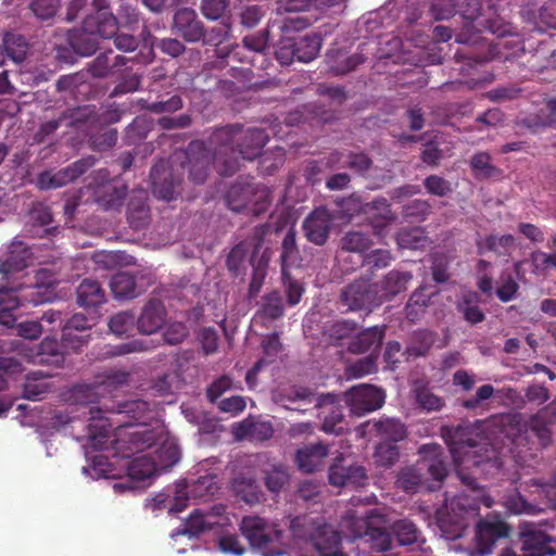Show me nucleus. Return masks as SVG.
Here are the masks:
<instances>
[{"label": "nucleus", "instance_id": "6e6552de", "mask_svg": "<svg viewBox=\"0 0 556 556\" xmlns=\"http://www.w3.org/2000/svg\"><path fill=\"white\" fill-rule=\"evenodd\" d=\"M131 451L143 452L153 446L160 445L155 451L156 462L160 469L172 467L180 459V448L168 439L162 427L150 428L141 426L138 430L129 433Z\"/></svg>", "mask_w": 556, "mask_h": 556}, {"label": "nucleus", "instance_id": "4468645a", "mask_svg": "<svg viewBox=\"0 0 556 556\" xmlns=\"http://www.w3.org/2000/svg\"><path fill=\"white\" fill-rule=\"evenodd\" d=\"M384 392L371 384H358L344 393V402L357 416L379 409L384 403Z\"/></svg>", "mask_w": 556, "mask_h": 556}, {"label": "nucleus", "instance_id": "9d476101", "mask_svg": "<svg viewBox=\"0 0 556 556\" xmlns=\"http://www.w3.org/2000/svg\"><path fill=\"white\" fill-rule=\"evenodd\" d=\"M269 231V224L257 225L248 238L236 244L226 258L228 270L235 275H239L248 256L249 262L254 266L255 260L264 244L265 237Z\"/></svg>", "mask_w": 556, "mask_h": 556}, {"label": "nucleus", "instance_id": "a211bd4d", "mask_svg": "<svg viewBox=\"0 0 556 556\" xmlns=\"http://www.w3.org/2000/svg\"><path fill=\"white\" fill-rule=\"evenodd\" d=\"M509 534V526L501 520L480 519L476 525L475 553L484 556L492 553L495 543Z\"/></svg>", "mask_w": 556, "mask_h": 556}, {"label": "nucleus", "instance_id": "412c9836", "mask_svg": "<svg viewBox=\"0 0 556 556\" xmlns=\"http://www.w3.org/2000/svg\"><path fill=\"white\" fill-rule=\"evenodd\" d=\"M97 323L94 316H87L84 313H76L65 320L62 327V342L65 348L78 351L88 341V336H75L73 331H87Z\"/></svg>", "mask_w": 556, "mask_h": 556}, {"label": "nucleus", "instance_id": "2eb2a0df", "mask_svg": "<svg viewBox=\"0 0 556 556\" xmlns=\"http://www.w3.org/2000/svg\"><path fill=\"white\" fill-rule=\"evenodd\" d=\"M556 417V399L532 416L525 425V435L532 444L545 447L552 439L551 424Z\"/></svg>", "mask_w": 556, "mask_h": 556}, {"label": "nucleus", "instance_id": "9b49d317", "mask_svg": "<svg viewBox=\"0 0 556 556\" xmlns=\"http://www.w3.org/2000/svg\"><path fill=\"white\" fill-rule=\"evenodd\" d=\"M150 179L152 192L156 198L169 202L180 194L182 177L174 164L165 160L157 161L151 168Z\"/></svg>", "mask_w": 556, "mask_h": 556}, {"label": "nucleus", "instance_id": "3c124183", "mask_svg": "<svg viewBox=\"0 0 556 556\" xmlns=\"http://www.w3.org/2000/svg\"><path fill=\"white\" fill-rule=\"evenodd\" d=\"M229 0H201L200 12L207 21H231Z\"/></svg>", "mask_w": 556, "mask_h": 556}, {"label": "nucleus", "instance_id": "c756f323", "mask_svg": "<svg viewBox=\"0 0 556 556\" xmlns=\"http://www.w3.org/2000/svg\"><path fill=\"white\" fill-rule=\"evenodd\" d=\"M313 546L319 556H348L341 547V534L332 526L324 522L315 534Z\"/></svg>", "mask_w": 556, "mask_h": 556}, {"label": "nucleus", "instance_id": "e433bc0d", "mask_svg": "<svg viewBox=\"0 0 556 556\" xmlns=\"http://www.w3.org/2000/svg\"><path fill=\"white\" fill-rule=\"evenodd\" d=\"M254 193L250 184L235 182L228 189L225 201L229 210L244 214Z\"/></svg>", "mask_w": 556, "mask_h": 556}, {"label": "nucleus", "instance_id": "5fc2aeb1", "mask_svg": "<svg viewBox=\"0 0 556 556\" xmlns=\"http://www.w3.org/2000/svg\"><path fill=\"white\" fill-rule=\"evenodd\" d=\"M230 31L231 21H229V18H227V21H220L219 26H213L211 28L204 26V34L203 37L200 38V42H202L203 46L218 47L229 39Z\"/></svg>", "mask_w": 556, "mask_h": 556}, {"label": "nucleus", "instance_id": "393cba45", "mask_svg": "<svg viewBox=\"0 0 556 556\" xmlns=\"http://www.w3.org/2000/svg\"><path fill=\"white\" fill-rule=\"evenodd\" d=\"M127 222L135 229H143L151 220L150 206L148 204V193L143 189L134 190L130 193L127 210Z\"/></svg>", "mask_w": 556, "mask_h": 556}, {"label": "nucleus", "instance_id": "39448f33", "mask_svg": "<svg viewBox=\"0 0 556 556\" xmlns=\"http://www.w3.org/2000/svg\"><path fill=\"white\" fill-rule=\"evenodd\" d=\"M419 455L414 466L403 468L397 475L396 485L406 493L418 492L428 478L442 482L447 476V463L440 445L425 444Z\"/></svg>", "mask_w": 556, "mask_h": 556}, {"label": "nucleus", "instance_id": "7ed1b4c3", "mask_svg": "<svg viewBox=\"0 0 556 556\" xmlns=\"http://www.w3.org/2000/svg\"><path fill=\"white\" fill-rule=\"evenodd\" d=\"M176 159L180 160L179 169L182 170L181 176L188 173V179L194 185H203L207 178L211 164H214L220 176L230 177L239 169V162L236 157L224 159L219 151L210 147L208 139L206 142L201 140L191 141L187 149Z\"/></svg>", "mask_w": 556, "mask_h": 556}, {"label": "nucleus", "instance_id": "20e7f679", "mask_svg": "<svg viewBox=\"0 0 556 556\" xmlns=\"http://www.w3.org/2000/svg\"><path fill=\"white\" fill-rule=\"evenodd\" d=\"M105 413H116L124 414L131 420L136 421L135 425H123L119 429V434L122 435L125 432V435L129 439V433L138 430L139 427L147 425V420L151 418L153 410L150 407V404L143 400H130L118 402L116 405H108L103 406H92L89 409L90 418H89V433L92 439L97 438H108L112 428V424L109 418L104 416Z\"/></svg>", "mask_w": 556, "mask_h": 556}, {"label": "nucleus", "instance_id": "ea45409f", "mask_svg": "<svg viewBox=\"0 0 556 556\" xmlns=\"http://www.w3.org/2000/svg\"><path fill=\"white\" fill-rule=\"evenodd\" d=\"M357 329V323L350 319H340L326 325L323 336L329 344L341 345L342 341L351 338Z\"/></svg>", "mask_w": 556, "mask_h": 556}, {"label": "nucleus", "instance_id": "de8ad7c7", "mask_svg": "<svg viewBox=\"0 0 556 556\" xmlns=\"http://www.w3.org/2000/svg\"><path fill=\"white\" fill-rule=\"evenodd\" d=\"M434 342L433 333L427 329L415 330L406 346L408 357H420L428 353Z\"/></svg>", "mask_w": 556, "mask_h": 556}, {"label": "nucleus", "instance_id": "f257e3e1", "mask_svg": "<svg viewBox=\"0 0 556 556\" xmlns=\"http://www.w3.org/2000/svg\"><path fill=\"white\" fill-rule=\"evenodd\" d=\"M444 439L454 459L457 476L470 491L455 495L446 506V514L439 519V527L445 536L456 540L480 516L481 504L486 507L492 505L491 498L485 496L477 479L465 470L496 460V452L468 425L446 430Z\"/></svg>", "mask_w": 556, "mask_h": 556}, {"label": "nucleus", "instance_id": "0eeeda50", "mask_svg": "<svg viewBox=\"0 0 556 556\" xmlns=\"http://www.w3.org/2000/svg\"><path fill=\"white\" fill-rule=\"evenodd\" d=\"M240 531L252 549L262 556H281L285 554L287 545L283 542V532L276 523L258 516H245L241 520Z\"/></svg>", "mask_w": 556, "mask_h": 556}, {"label": "nucleus", "instance_id": "7c9ffc66", "mask_svg": "<svg viewBox=\"0 0 556 556\" xmlns=\"http://www.w3.org/2000/svg\"><path fill=\"white\" fill-rule=\"evenodd\" d=\"M213 513L203 514L200 510H194L189 518L185 521L184 528L181 530L182 534L192 536H199L205 531L212 530L218 525L217 521L213 520L214 518L222 515L225 510L224 506H217L213 508Z\"/></svg>", "mask_w": 556, "mask_h": 556}, {"label": "nucleus", "instance_id": "603ef678", "mask_svg": "<svg viewBox=\"0 0 556 556\" xmlns=\"http://www.w3.org/2000/svg\"><path fill=\"white\" fill-rule=\"evenodd\" d=\"M72 181H74V178L72 177L71 170L67 166L55 173L49 170L40 173L37 179V185L42 190H50L61 188Z\"/></svg>", "mask_w": 556, "mask_h": 556}, {"label": "nucleus", "instance_id": "37998d69", "mask_svg": "<svg viewBox=\"0 0 556 556\" xmlns=\"http://www.w3.org/2000/svg\"><path fill=\"white\" fill-rule=\"evenodd\" d=\"M263 481L271 493H279L289 483L290 475L282 464H271L263 469Z\"/></svg>", "mask_w": 556, "mask_h": 556}, {"label": "nucleus", "instance_id": "8fccbe9b", "mask_svg": "<svg viewBox=\"0 0 556 556\" xmlns=\"http://www.w3.org/2000/svg\"><path fill=\"white\" fill-rule=\"evenodd\" d=\"M391 531L394 538L395 547L410 546L417 543L420 534L417 527L407 519L395 521L391 528Z\"/></svg>", "mask_w": 556, "mask_h": 556}, {"label": "nucleus", "instance_id": "58836bf2", "mask_svg": "<svg viewBox=\"0 0 556 556\" xmlns=\"http://www.w3.org/2000/svg\"><path fill=\"white\" fill-rule=\"evenodd\" d=\"M296 61L308 63L319 53L321 48V37L318 34H306L304 36H292Z\"/></svg>", "mask_w": 556, "mask_h": 556}, {"label": "nucleus", "instance_id": "79ce46f5", "mask_svg": "<svg viewBox=\"0 0 556 556\" xmlns=\"http://www.w3.org/2000/svg\"><path fill=\"white\" fill-rule=\"evenodd\" d=\"M301 262L302 257L296 243V231L294 230L293 227H291L285 235L281 242V269H288V267L291 266H300Z\"/></svg>", "mask_w": 556, "mask_h": 556}, {"label": "nucleus", "instance_id": "4c0bfd02", "mask_svg": "<svg viewBox=\"0 0 556 556\" xmlns=\"http://www.w3.org/2000/svg\"><path fill=\"white\" fill-rule=\"evenodd\" d=\"M231 488L237 498L250 505L260 503L264 497L260 485L253 478L238 476L232 480Z\"/></svg>", "mask_w": 556, "mask_h": 556}, {"label": "nucleus", "instance_id": "864d4df0", "mask_svg": "<svg viewBox=\"0 0 556 556\" xmlns=\"http://www.w3.org/2000/svg\"><path fill=\"white\" fill-rule=\"evenodd\" d=\"M281 282L289 306L298 305L305 292L304 285L301 280L295 279L287 268L281 269Z\"/></svg>", "mask_w": 556, "mask_h": 556}, {"label": "nucleus", "instance_id": "aec40b11", "mask_svg": "<svg viewBox=\"0 0 556 556\" xmlns=\"http://www.w3.org/2000/svg\"><path fill=\"white\" fill-rule=\"evenodd\" d=\"M329 482L334 486H363L367 480V473L363 466L348 465L340 455L336 457L329 468Z\"/></svg>", "mask_w": 556, "mask_h": 556}, {"label": "nucleus", "instance_id": "c03bdc74", "mask_svg": "<svg viewBox=\"0 0 556 556\" xmlns=\"http://www.w3.org/2000/svg\"><path fill=\"white\" fill-rule=\"evenodd\" d=\"M97 203L104 210L117 208L126 197L125 186H114L111 184L98 187L94 192Z\"/></svg>", "mask_w": 556, "mask_h": 556}, {"label": "nucleus", "instance_id": "774afa93", "mask_svg": "<svg viewBox=\"0 0 556 556\" xmlns=\"http://www.w3.org/2000/svg\"><path fill=\"white\" fill-rule=\"evenodd\" d=\"M530 262L535 274H544L551 268L556 269V252L534 251L530 254Z\"/></svg>", "mask_w": 556, "mask_h": 556}, {"label": "nucleus", "instance_id": "b1692460", "mask_svg": "<svg viewBox=\"0 0 556 556\" xmlns=\"http://www.w3.org/2000/svg\"><path fill=\"white\" fill-rule=\"evenodd\" d=\"M361 211L366 215L367 220L378 236H381L384 228L396 218L390 203L384 198L364 203Z\"/></svg>", "mask_w": 556, "mask_h": 556}, {"label": "nucleus", "instance_id": "f8f14e48", "mask_svg": "<svg viewBox=\"0 0 556 556\" xmlns=\"http://www.w3.org/2000/svg\"><path fill=\"white\" fill-rule=\"evenodd\" d=\"M555 541L532 525H525L519 533V553L505 548L500 556H556V548L551 545Z\"/></svg>", "mask_w": 556, "mask_h": 556}, {"label": "nucleus", "instance_id": "a878e982", "mask_svg": "<svg viewBox=\"0 0 556 556\" xmlns=\"http://www.w3.org/2000/svg\"><path fill=\"white\" fill-rule=\"evenodd\" d=\"M268 49V30L260 31L256 35L245 36L242 39V47L236 45L231 50L225 52L224 49H217V56L226 58L231 56L233 60L240 62L252 63L245 55V52L265 53Z\"/></svg>", "mask_w": 556, "mask_h": 556}, {"label": "nucleus", "instance_id": "49530a36", "mask_svg": "<svg viewBox=\"0 0 556 556\" xmlns=\"http://www.w3.org/2000/svg\"><path fill=\"white\" fill-rule=\"evenodd\" d=\"M110 287L115 299L127 300L139 295L135 277L128 273L115 274L110 280Z\"/></svg>", "mask_w": 556, "mask_h": 556}, {"label": "nucleus", "instance_id": "680f3d73", "mask_svg": "<svg viewBox=\"0 0 556 556\" xmlns=\"http://www.w3.org/2000/svg\"><path fill=\"white\" fill-rule=\"evenodd\" d=\"M184 101L180 96L174 94L166 100H160L154 102H144L142 108L154 114H170L181 110Z\"/></svg>", "mask_w": 556, "mask_h": 556}, {"label": "nucleus", "instance_id": "473e14b6", "mask_svg": "<svg viewBox=\"0 0 556 556\" xmlns=\"http://www.w3.org/2000/svg\"><path fill=\"white\" fill-rule=\"evenodd\" d=\"M367 427H370V431H374L376 437L380 439V442H399L406 437L405 426L394 418H380L375 421H367Z\"/></svg>", "mask_w": 556, "mask_h": 556}, {"label": "nucleus", "instance_id": "13d9d810", "mask_svg": "<svg viewBox=\"0 0 556 556\" xmlns=\"http://www.w3.org/2000/svg\"><path fill=\"white\" fill-rule=\"evenodd\" d=\"M484 248L497 255L508 256L515 248V238L511 235H489L484 240Z\"/></svg>", "mask_w": 556, "mask_h": 556}, {"label": "nucleus", "instance_id": "bf43d9fd", "mask_svg": "<svg viewBox=\"0 0 556 556\" xmlns=\"http://www.w3.org/2000/svg\"><path fill=\"white\" fill-rule=\"evenodd\" d=\"M426 191L434 197L445 198L454 191L453 184L440 175H429L424 179Z\"/></svg>", "mask_w": 556, "mask_h": 556}, {"label": "nucleus", "instance_id": "dca6fc26", "mask_svg": "<svg viewBox=\"0 0 556 556\" xmlns=\"http://www.w3.org/2000/svg\"><path fill=\"white\" fill-rule=\"evenodd\" d=\"M117 450L123 451V456L126 458H131V460L128 463L127 471L128 476L132 480L142 481L148 478H151L156 473V471L160 469L157 462L154 457L151 456V454H141L137 455L140 452H136L135 450L131 451L130 447H134L130 443V439L127 441L117 439L116 440Z\"/></svg>", "mask_w": 556, "mask_h": 556}, {"label": "nucleus", "instance_id": "c85d7f7f", "mask_svg": "<svg viewBox=\"0 0 556 556\" xmlns=\"http://www.w3.org/2000/svg\"><path fill=\"white\" fill-rule=\"evenodd\" d=\"M30 249L22 241H13L5 256L0 258V273L9 276L12 273L21 271L26 268L31 258Z\"/></svg>", "mask_w": 556, "mask_h": 556}, {"label": "nucleus", "instance_id": "ddd939ff", "mask_svg": "<svg viewBox=\"0 0 556 556\" xmlns=\"http://www.w3.org/2000/svg\"><path fill=\"white\" fill-rule=\"evenodd\" d=\"M340 304L345 311H370L380 305L374 283L365 279L355 280L340 292Z\"/></svg>", "mask_w": 556, "mask_h": 556}, {"label": "nucleus", "instance_id": "f03ea898", "mask_svg": "<svg viewBox=\"0 0 556 556\" xmlns=\"http://www.w3.org/2000/svg\"><path fill=\"white\" fill-rule=\"evenodd\" d=\"M268 139L263 128L252 127L244 130L240 124H230L215 128L208 136V143L224 159L236 157L240 166V159L252 161L258 157Z\"/></svg>", "mask_w": 556, "mask_h": 556}, {"label": "nucleus", "instance_id": "4d7b16f0", "mask_svg": "<svg viewBox=\"0 0 556 556\" xmlns=\"http://www.w3.org/2000/svg\"><path fill=\"white\" fill-rule=\"evenodd\" d=\"M366 535L371 548L376 552H388L395 548L392 531L383 528H368Z\"/></svg>", "mask_w": 556, "mask_h": 556}, {"label": "nucleus", "instance_id": "1a4fd4ad", "mask_svg": "<svg viewBox=\"0 0 556 556\" xmlns=\"http://www.w3.org/2000/svg\"><path fill=\"white\" fill-rule=\"evenodd\" d=\"M374 241L369 233L361 230H350L340 240L337 258L344 271H353L364 266V257L372 247Z\"/></svg>", "mask_w": 556, "mask_h": 556}, {"label": "nucleus", "instance_id": "4be33fe9", "mask_svg": "<svg viewBox=\"0 0 556 556\" xmlns=\"http://www.w3.org/2000/svg\"><path fill=\"white\" fill-rule=\"evenodd\" d=\"M412 279L413 275L409 271L390 270L379 282L374 283L379 303L390 301L406 291Z\"/></svg>", "mask_w": 556, "mask_h": 556}, {"label": "nucleus", "instance_id": "052dcab7", "mask_svg": "<svg viewBox=\"0 0 556 556\" xmlns=\"http://www.w3.org/2000/svg\"><path fill=\"white\" fill-rule=\"evenodd\" d=\"M136 316L131 312H119L109 320V328L115 336L128 334L135 327Z\"/></svg>", "mask_w": 556, "mask_h": 556}, {"label": "nucleus", "instance_id": "a19ab883", "mask_svg": "<svg viewBox=\"0 0 556 556\" xmlns=\"http://www.w3.org/2000/svg\"><path fill=\"white\" fill-rule=\"evenodd\" d=\"M480 296L477 292H467L457 302L456 308L470 325H477L485 319V314L479 307Z\"/></svg>", "mask_w": 556, "mask_h": 556}, {"label": "nucleus", "instance_id": "69168bd1", "mask_svg": "<svg viewBox=\"0 0 556 556\" xmlns=\"http://www.w3.org/2000/svg\"><path fill=\"white\" fill-rule=\"evenodd\" d=\"M400 452L394 442H380L375 452L376 463L382 467H391L399 458Z\"/></svg>", "mask_w": 556, "mask_h": 556}, {"label": "nucleus", "instance_id": "cd10ccee", "mask_svg": "<svg viewBox=\"0 0 556 556\" xmlns=\"http://www.w3.org/2000/svg\"><path fill=\"white\" fill-rule=\"evenodd\" d=\"M328 455L329 445L321 442L306 444L296 451L295 463L301 471L312 473L318 470Z\"/></svg>", "mask_w": 556, "mask_h": 556}, {"label": "nucleus", "instance_id": "5701e85b", "mask_svg": "<svg viewBox=\"0 0 556 556\" xmlns=\"http://www.w3.org/2000/svg\"><path fill=\"white\" fill-rule=\"evenodd\" d=\"M456 13L460 14L467 23L463 30L457 34L456 41L460 43H475L479 39V30L472 22L481 14V3L479 0H457Z\"/></svg>", "mask_w": 556, "mask_h": 556}, {"label": "nucleus", "instance_id": "338daca9", "mask_svg": "<svg viewBox=\"0 0 556 556\" xmlns=\"http://www.w3.org/2000/svg\"><path fill=\"white\" fill-rule=\"evenodd\" d=\"M70 124L75 127H80L85 124H94L98 121L96 108L92 105L77 106L70 111Z\"/></svg>", "mask_w": 556, "mask_h": 556}, {"label": "nucleus", "instance_id": "423d86ee", "mask_svg": "<svg viewBox=\"0 0 556 556\" xmlns=\"http://www.w3.org/2000/svg\"><path fill=\"white\" fill-rule=\"evenodd\" d=\"M118 28V21L111 12L97 11L87 15L80 28L67 33V42L80 56L93 54L100 45L99 39H111Z\"/></svg>", "mask_w": 556, "mask_h": 556}, {"label": "nucleus", "instance_id": "c9c22d12", "mask_svg": "<svg viewBox=\"0 0 556 556\" xmlns=\"http://www.w3.org/2000/svg\"><path fill=\"white\" fill-rule=\"evenodd\" d=\"M52 375L43 370L30 371L26 375L23 384V396L30 401H39L51 390L48 379Z\"/></svg>", "mask_w": 556, "mask_h": 556}, {"label": "nucleus", "instance_id": "bb28decb", "mask_svg": "<svg viewBox=\"0 0 556 556\" xmlns=\"http://www.w3.org/2000/svg\"><path fill=\"white\" fill-rule=\"evenodd\" d=\"M166 319V309L159 299H151L142 308L141 315L136 318L139 332L152 334L162 328Z\"/></svg>", "mask_w": 556, "mask_h": 556}, {"label": "nucleus", "instance_id": "6e6d98bb", "mask_svg": "<svg viewBox=\"0 0 556 556\" xmlns=\"http://www.w3.org/2000/svg\"><path fill=\"white\" fill-rule=\"evenodd\" d=\"M260 313L264 318L269 320H276L283 316L285 307L279 291L274 290L263 296Z\"/></svg>", "mask_w": 556, "mask_h": 556}, {"label": "nucleus", "instance_id": "e2e57ef3", "mask_svg": "<svg viewBox=\"0 0 556 556\" xmlns=\"http://www.w3.org/2000/svg\"><path fill=\"white\" fill-rule=\"evenodd\" d=\"M345 419L341 407L331 406L324 418L321 429L327 433H343L345 430Z\"/></svg>", "mask_w": 556, "mask_h": 556}, {"label": "nucleus", "instance_id": "0e129e2a", "mask_svg": "<svg viewBox=\"0 0 556 556\" xmlns=\"http://www.w3.org/2000/svg\"><path fill=\"white\" fill-rule=\"evenodd\" d=\"M329 56L330 70L336 75H345L354 71L358 65L366 61V58L362 53H354L352 55L343 56V60L332 61Z\"/></svg>", "mask_w": 556, "mask_h": 556}, {"label": "nucleus", "instance_id": "f704fd0d", "mask_svg": "<svg viewBox=\"0 0 556 556\" xmlns=\"http://www.w3.org/2000/svg\"><path fill=\"white\" fill-rule=\"evenodd\" d=\"M384 338L383 327H369L359 333L350 342L348 350L354 354H362L368 351H375L382 344Z\"/></svg>", "mask_w": 556, "mask_h": 556}, {"label": "nucleus", "instance_id": "6ab92c4d", "mask_svg": "<svg viewBox=\"0 0 556 556\" xmlns=\"http://www.w3.org/2000/svg\"><path fill=\"white\" fill-rule=\"evenodd\" d=\"M332 226L333 216L326 207L315 208L303 222L306 239L316 245H324L327 242Z\"/></svg>", "mask_w": 556, "mask_h": 556}, {"label": "nucleus", "instance_id": "72a5a7b5", "mask_svg": "<svg viewBox=\"0 0 556 556\" xmlns=\"http://www.w3.org/2000/svg\"><path fill=\"white\" fill-rule=\"evenodd\" d=\"M76 295L78 305L86 308L98 307L106 302L105 290L93 279H84L76 289Z\"/></svg>", "mask_w": 556, "mask_h": 556}, {"label": "nucleus", "instance_id": "2f4dec72", "mask_svg": "<svg viewBox=\"0 0 556 556\" xmlns=\"http://www.w3.org/2000/svg\"><path fill=\"white\" fill-rule=\"evenodd\" d=\"M324 522L323 518L301 515L295 516L290 521L289 529L294 540L308 542L313 545L315 534H317V531H319Z\"/></svg>", "mask_w": 556, "mask_h": 556}, {"label": "nucleus", "instance_id": "f3484780", "mask_svg": "<svg viewBox=\"0 0 556 556\" xmlns=\"http://www.w3.org/2000/svg\"><path fill=\"white\" fill-rule=\"evenodd\" d=\"M172 30L186 42L198 43L204 34V23L192 8H179L174 12Z\"/></svg>", "mask_w": 556, "mask_h": 556}, {"label": "nucleus", "instance_id": "09e8293b", "mask_svg": "<svg viewBox=\"0 0 556 556\" xmlns=\"http://www.w3.org/2000/svg\"><path fill=\"white\" fill-rule=\"evenodd\" d=\"M395 239L400 249L418 250L428 243V237L420 227L402 228Z\"/></svg>", "mask_w": 556, "mask_h": 556}, {"label": "nucleus", "instance_id": "a18cd8bd", "mask_svg": "<svg viewBox=\"0 0 556 556\" xmlns=\"http://www.w3.org/2000/svg\"><path fill=\"white\" fill-rule=\"evenodd\" d=\"M62 343L55 338H45L38 346V362L41 364H50L61 366L64 363V353L62 351Z\"/></svg>", "mask_w": 556, "mask_h": 556}]
</instances>
